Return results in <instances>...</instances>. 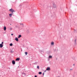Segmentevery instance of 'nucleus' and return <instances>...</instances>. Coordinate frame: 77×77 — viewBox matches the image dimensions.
Listing matches in <instances>:
<instances>
[{
	"label": "nucleus",
	"instance_id": "393cba45",
	"mask_svg": "<svg viewBox=\"0 0 77 77\" xmlns=\"http://www.w3.org/2000/svg\"><path fill=\"white\" fill-rule=\"evenodd\" d=\"M11 35L12 36L13 35V34H11Z\"/></svg>",
	"mask_w": 77,
	"mask_h": 77
},
{
	"label": "nucleus",
	"instance_id": "1a4fd4ad",
	"mask_svg": "<svg viewBox=\"0 0 77 77\" xmlns=\"http://www.w3.org/2000/svg\"><path fill=\"white\" fill-rule=\"evenodd\" d=\"M76 39H75V45H76V44H77V43H76Z\"/></svg>",
	"mask_w": 77,
	"mask_h": 77
},
{
	"label": "nucleus",
	"instance_id": "b1692460",
	"mask_svg": "<svg viewBox=\"0 0 77 77\" xmlns=\"http://www.w3.org/2000/svg\"><path fill=\"white\" fill-rule=\"evenodd\" d=\"M46 71H47V70H46L45 71H44V72H46Z\"/></svg>",
	"mask_w": 77,
	"mask_h": 77
},
{
	"label": "nucleus",
	"instance_id": "c756f323",
	"mask_svg": "<svg viewBox=\"0 0 77 77\" xmlns=\"http://www.w3.org/2000/svg\"><path fill=\"white\" fill-rule=\"evenodd\" d=\"M30 65H31V64H30Z\"/></svg>",
	"mask_w": 77,
	"mask_h": 77
},
{
	"label": "nucleus",
	"instance_id": "f03ea898",
	"mask_svg": "<svg viewBox=\"0 0 77 77\" xmlns=\"http://www.w3.org/2000/svg\"><path fill=\"white\" fill-rule=\"evenodd\" d=\"M53 57L51 55H50L48 57V60H50V59H52Z\"/></svg>",
	"mask_w": 77,
	"mask_h": 77
},
{
	"label": "nucleus",
	"instance_id": "a878e982",
	"mask_svg": "<svg viewBox=\"0 0 77 77\" xmlns=\"http://www.w3.org/2000/svg\"><path fill=\"white\" fill-rule=\"evenodd\" d=\"M43 75H44V73H43Z\"/></svg>",
	"mask_w": 77,
	"mask_h": 77
},
{
	"label": "nucleus",
	"instance_id": "9b49d317",
	"mask_svg": "<svg viewBox=\"0 0 77 77\" xmlns=\"http://www.w3.org/2000/svg\"><path fill=\"white\" fill-rule=\"evenodd\" d=\"M12 14H9V15L10 16V17H12Z\"/></svg>",
	"mask_w": 77,
	"mask_h": 77
},
{
	"label": "nucleus",
	"instance_id": "4be33fe9",
	"mask_svg": "<svg viewBox=\"0 0 77 77\" xmlns=\"http://www.w3.org/2000/svg\"><path fill=\"white\" fill-rule=\"evenodd\" d=\"M3 44V42H2V44Z\"/></svg>",
	"mask_w": 77,
	"mask_h": 77
},
{
	"label": "nucleus",
	"instance_id": "dca6fc26",
	"mask_svg": "<svg viewBox=\"0 0 77 77\" xmlns=\"http://www.w3.org/2000/svg\"><path fill=\"white\" fill-rule=\"evenodd\" d=\"M25 53L26 55H27V52H25Z\"/></svg>",
	"mask_w": 77,
	"mask_h": 77
},
{
	"label": "nucleus",
	"instance_id": "5701e85b",
	"mask_svg": "<svg viewBox=\"0 0 77 77\" xmlns=\"http://www.w3.org/2000/svg\"><path fill=\"white\" fill-rule=\"evenodd\" d=\"M35 77H37V76H36V75H35Z\"/></svg>",
	"mask_w": 77,
	"mask_h": 77
},
{
	"label": "nucleus",
	"instance_id": "f8f14e48",
	"mask_svg": "<svg viewBox=\"0 0 77 77\" xmlns=\"http://www.w3.org/2000/svg\"><path fill=\"white\" fill-rule=\"evenodd\" d=\"M21 35H19V36H18V38H21Z\"/></svg>",
	"mask_w": 77,
	"mask_h": 77
},
{
	"label": "nucleus",
	"instance_id": "c85d7f7f",
	"mask_svg": "<svg viewBox=\"0 0 77 77\" xmlns=\"http://www.w3.org/2000/svg\"><path fill=\"white\" fill-rule=\"evenodd\" d=\"M10 25H11V24H10Z\"/></svg>",
	"mask_w": 77,
	"mask_h": 77
},
{
	"label": "nucleus",
	"instance_id": "aec40b11",
	"mask_svg": "<svg viewBox=\"0 0 77 77\" xmlns=\"http://www.w3.org/2000/svg\"><path fill=\"white\" fill-rule=\"evenodd\" d=\"M46 70H48V68H47L46 69Z\"/></svg>",
	"mask_w": 77,
	"mask_h": 77
},
{
	"label": "nucleus",
	"instance_id": "6ab92c4d",
	"mask_svg": "<svg viewBox=\"0 0 77 77\" xmlns=\"http://www.w3.org/2000/svg\"><path fill=\"white\" fill-rule=\"evenodd\" d=\"M37 68H38V69H39V66H37Z\"/></svg>",
	"mask_w": 77,
	"mask_h": 77
},
{
	"label": "nucleus",
	"instance_id": "f3484780",
	"mask_svg": "<svg viewBox=\"0 0 77 77\" xmlns=\"http://www.w3.org/2000/svg\"><path fill=\"white\" fill-rule=\"evenodd\" d=\"M50 67H48V71H50Z\"/></svg>",
	"mask_w": 77,
	"mask_h": 77
},
{
	"label": "nucleus",
	"instance_id": "2eb2a0df",
	"mask_svg": "<svg viewBox=\"0 0 77 77\" xmlns=\"http://www.w3.org/2000/svg\"><path fill=\"white\" fill-rule=\"evenodd\" d=\"M12 45H13V44H12V43H11V44H10V46H12Z\"/></svg>",
	"mask_w": 77,
	"mask_h": 77
},
{
	"label": "nucleus",
	"instance_id": "f257e3e1",
	"mask_svg": "<svg viewBox=\"0 0 77 77\" xmlns=\"http://www.w3.org/2000/svg\"><path fill=\"white\" fill-rule=\"evenodd\" d=\"M9 11H10L11 12H12V14H14V13H13L14 12H15V11L14 9H13L12 8H11V9H10L9 10Z\"/></svg>",
	"mask_w": 77,
	"mask_h": 77
},
{
	"label": "nucleus",
	"instance_id": "20e7f679",
	"mask_svg": "<svg viewBox=\"0 0 77 77\" xmlns=\"http://www.w3.org/2000/svg\"><path fill=\"white\" fill-rule=\"evenodd\" d=\"M12 63H13V65H15V62L14 60L12 61Z\"/></svg>",
	"mask_w": 77,
	"mask_h": 77
},
{
	"label": "nucleus",
	"instance_id": "ddd939ff",
	"mask_svg": "<svg viewBox=\"0 0 77 77\" xmlns=\"http://www.w3.org/2000/svg\"><path fill=\"white\" fill-rule=\"evenodd\" d=\"M20 25L21 26H22L23 27H24V26H23L24 24H23V23H20Z\"/></svg>",
	"mask_w": 77,
	"mask_h": 77
},
{
	"label": "nucleus",
	"instance_id": "412c9836",
	"mask_svg": "<svg viewBox=\"0 0 77 77\" xmlns=\"http://www.w3.org/2000/svg\"><path fill=\"white\" fill-rule=\"evenodd\" d=\"M11 53H13L14 51H11Z\"/></svg>",
	"mask_w": 77,
	"mask_h": 77
},
{
	"label": "nucleus",
	"instance_id": "4468645a",
	"mask_svg": "<svg viewBox=\"0 0 77 77\" xmlns=\"http://www.w3.org/2000/svg\"><path fill=\"white\" fill-rule=\"evenodd\" d=\"M39 74H42V72H38Z\"/></svg>",
	"mask_w": 77,
	"mask_h": 77
},
{
	"label": "nucleus",
	"instance_id": "423d86ee",
	"mask_svg": "<svg viewBox=\"0 0 77 77\" xmlns=\"http://www.w3.org/2000/svg\"><path fill=\"white\" fill-rule=\"evenodd\" d=\"M15 40L16 41L18 42V38H15Z\"/></svg>",
	"mask_w": 77,
	"mask_h": 77
},
{
	"label": "nucleus",
	"instance_id": "7ed1b4c3",
	"mask_svg": "<svg viewBox=\"0 0 77 77\" xmlns=\"http://www.w3.org/2000/svg\"><path fill=\"white\" fill-rule=\"evenodd\" d=\"M53 8H56V5H54V2H53Z\"/></svg>",
	"mask_w": 77,
	"mask_h": 77
},
{
	"label": "nucleus",
	"instance_id": "cd10ccee",
	"mask_svg": "<svg viewBox=\"0 0 77 77\" xmlns=\"http://www.w3.org/2000/svg\"><path fill=\"white\" fill-rule=\"evenodd\" d=\"M72 69H70V70H72Z\"/></svg>",
	"mask_w": 77,
	"mask_h": 77
},
{
	"label": "nucleus",
	"instance_id": "39448f33",
	"mask_svg": "<svg viewBox=\"0 0 77 77\" xmlns=\"http://www.w3.org/2000/svg\"><path fill=\"white\" fill-rule=\"evenodd\" d=\"M3 45L2 44H0V48H2Z\"/></svg>",
	"mask_w": 77,
	"mask_h": 77
},
{
	"label": "nucleus",
	"instance_id": "9d476101",
	"mask_svg": "<svg viewBox=\"0 0 77 77\" xmlns=\"http://www.w3.org/2000/svg\"><path fill=\"white\" fill-rule=\"evenodd\" d=\"M20 58H17L16 59V60H18H18H20Z\"/></svg>",
	"mask_w": 77,
	"mask_h": 77
},
{
	"label": "nucleus",
	"instance_id": "0eeeda50",
	"mask_svg": "<svg viewBox=\"0 0 77 77\" xmlns=\"http://www.w3.org/2000/svg\"><path fill=\"white\" fill-rule=\"evenodd\" d=\"M4 29L5 31L6 30V26L4 27Z\"/></svg>",
	"mask_w": 77,
	"mask_h": 77
},
{
	"label": "nucleus",
	"instance_id": "a211bd4d",
	"mask_svg": "<svg viewBox=\"0 0 77 77\" xmlns=\"http://www.w3.org/2000/svg\"><path fill=\"white\" fill-rule=\"evenodd\" d=\"M12 29V28H10V30H11Z\"/></svg>",
	"mask_w": 77,
	"mask_h": 77
},
{
	"label": "nucleus",
	"instance_id": "bb28decb",
	"mask_svg": "<svg viewBox=\"0 0 77 77\" xmlns=\"http://www.w3.org/2000/svg\"><path fill=\"white\" fill-rule=\"evenodd\" d=\"M73 65H74H74H75V64H73Z\"/></svg>",
	"mask_w": 77,
	"mask_h": 77
},
{
	"label": "nucleus",
	"instance_id": "6e6552de",
	"mask_svg": "<svg viewBox=\"0 0 77 77\" xmlns=\"http://www.w3.org/2000/svg\"><path fill=\"white\" fill-rule=\"evenodd\" d=\"M54 43L53 42H52L51 43V44L52 45H54Z\"/></svg>",
	"mask_w": 77,
	"mask_h": 77
}]
</instances>
